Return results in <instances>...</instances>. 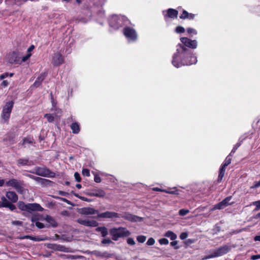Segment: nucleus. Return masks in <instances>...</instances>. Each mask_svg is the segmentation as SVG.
I'll use <instances>...</instances> for the list:
<instances>
[{
    "mask_svg": "<svg viewBox=\"0 0 260 260\" xmlns=\"http://www.w3.org/2000/svg\"><path fill=\"white\" fill-rule=\"evenodd\" d=\"M78 213L81 215H92L98 213V211L93 208L84 207L78 209Z\"/></svg>",
    "mask_w": 260,
    "mask_h": 260,
    "instance_id": "obj_15",
    "label": "nucleus"
},
{
    "mask_svg": "<svg viewBox=\"0 0 260 260\" xmlns=\"http://www.w3.org/2000/svg\"><path fill=\"white\" fill-rule=\"evenodd\" d=\"M82 175L83 176H90V172H89V170L87 169H83L82 170Z\"/></svg>",
    "mask_w": 260,
    "mask_h": 260,
    "instance_id": "obj_38",
    "label": "nucleus"
},
{
    "mask_svg": "<svg viewBox=\"0 0 260 260\" xmlns=\"http://www.w3.org/2000/svg\"><path fill=\"white\" fill-rule=\"evenodd\" d=\"M94 181L96 183H100L101 181V178L98 175L94 176Z\"/></svg>",
    "mask_w": 260,
    "mask_h": 260,
    "instance_id": "obj_55",
    "label": "nucleus"
},
{
    "mask_svg": "<svg viewBox=\"0 0 260 260\" xmlns=\"http://www.w3.org/2000/svg\"><path fill=\"white\" fill-rule=\"evenodd\" d=\"M109 233L112 236V240L114 241L118 240L120 238L127 237L131 234L126 228L123 227L112 228L110 230Z\"/></svg>",
    "mask_w": 260,
    "mask_h": 260,
    "instance_id": "obj_2",
    "label": "nucleus"
},
{
    "mask_svg": "<svg viewBox=\"0 0 260 260\" xmlns=\"http://www.w3.org/2000/svg\"><path fill=\"white\" fill-rule=\"evenodd\" d=\"M181 42L186 47L195 49L197 47V42L196 40H191L187 38L182 37L180 39Z\"/></svg>",
    "mask_w": 260,
    "mask_h": 260,
    "instance_id": "obj_11",
    "label": "nucleus"
},
{
    "mask_svg": "<svg viewBox=\"0 0 260 260\" xmlns=\"http://www.w3.org/2000/svg\"><path fill=\"white\" fill-rule=\"evenodd\" d=\"M188 12L185 11V10H184L183 11V13L182 14H181V15L180 16V18L181 19H186L187 18V16H188Z\"/></svg>",
    "mask_w": 260,
    "mask_h": 260,
    "instance_id": "obj_41",
    "label": "nucleus"
},
{
    "mask_svg": "<svg viewBox=\"0 0 260 260\" xmlns=\"http://www.w3.org/2000/svg\"><path fill=\"white\" fill-rule=\"evenodd\" d=\"M14 102L10 101L6 103L3 109L1 117L4 122H7L10 117V114L13 107Z\"/></svg>",
    "mask_w": 260,
    "mask_h": 260,
    "instance_id": "obj_4",
    "label": "nucleus"
},
{
    "mask_svg": "<svg viewBox=\"0 0 260 260\" xmlns=\"http://www.w3.org/2000/svg\"><path fill=\"white\" fill-rule=\"evenodd\" d=\"M62 257H63L64 258H71V259H76L78 257V256H76V255H62Z\"/></svg>",
    "mask_w": 260,
    "mask_h": 260,
    "instance_id": "obj_39",
    "label": "nucleus"
},
{
    "mask_svg": "<svg viewBox=\"0 0 260 260\" xmlns=\"http://www.w3.org/2000/svg\"><path fill=\"white\" fill-rule=\"evenodd\" d=\"M77 222L80 224L89 227H96L99 224L98 222L95 220L87 219H83L79 218L77 220Z\"/></svg>",
    "mask_w": 260,
    "mask_h": 260,
    "instance_id": "obj_12",
    "label": "nucleus"
},
{
    "mask_svg": "<svg viewBox=\"0 0 260 260\" xmlns=\"http://www.w3.org/2000/svg\"><path fill=\"white\" fill-rule=\"evenodd\" d=\"M63 56L59 53L54 54L53 56L52 63L54 66H58L63 62Z\"/></svg>",
    "mask_w": 260,
    "mask_h": 260,
    "instance_id": "obj_18",
    "label": "nucleus"
},
{
    "mask_svg": "<svg viewBox=\"0 0 260 260\" xmlns=\"http://www.w3.org/2000/svg\"><path fill=\"white\" fill-rule=\"evenodd\" d=\"M44 116L47 119V120L49 122H52L54 121V117L50 114H46Z\"/></svg>",
    "mask_w": 260,
    "mask_h": 260,
    "instance_id": "obj_31",
    "label": "nucleus"
},
{
    "mask_svg": "<svg viewBox=\"0 0 260 260\" xmlns=\"http://www.w3.org/2000/svg\"><path fill=\"white\" fill-rule=\"evenodd\" d=\"M6 141H8L10 144H13L14 142H15V140H14V138L13 137H8V138H7L5 139Z\"/></svg>",
    "mask_w": 260,
    "mask_h": 260,
    "instance_id": "obj_49",
    "label": "nucleus"
},
{
    "mask_svg": "<svg viewBox=\"0 0 260 260\" xmlns=\"http://www.w3.org/2000/svg\"><path fill=\"white\" fill-rule=\"evenodd\" d=\"M27 176L29 177V178H30L31 179H34V180H36V181L42 184L48 185V184H49V183L51 182V181H50L49 180L42 178H40L39 177H36V176H33L32 175L28 174V175H27Z\"/></svg>",
    "mask_w": 260,
    "mask_h": 260,
    "instance_id": "obj_20",
    "label": "nucleus"
},
{
    "mask_svg": "<svg viewBox=\"0 0 260 260\" xmlns=\"http://www.w3.org/2000/svg\"><path fill=\"white\" fill-rule=\"evenodd\" d=\"M232 159L230 157V155L227 156L224 161L223 164L222 165L221 168L220 169L219 171V174L218 177V181L220 182L222 179V178L224 176L225 171V168L229 165L231 162Z\"/></svg>",
    "mask_w": 260,
    "mask_h": 260,
    "instance_id": "obj_9",
    "label": "nucleus"
},
{
    "mask_svg": "<svg viewBox=\"0 0 260 260\" xmlns=\"http://www.w3.org/2000/svg\"><path fill=\"white\" fill-rule=\"evenodd\" d=\"M260 186V180L258 181H255L253 186L251 187V188H256Z\"/></svg>",
    "mask_w": 260,
    "mask_h": 260,
    "instance_id": "obj_47",
    "label": "nucleus"
},
{
    "mask_svg": "<svg viewBox=\"0 0 260 260\" xmlns=\"http://www.w3.org/2000/svg\"><path fill=\"white\" fill-rule=\"evenodd\" d=\"M34 49V45H31L27 49V51L28 52H30L31 51H32L33 49Z\"/></svg>",
    "mask_w": 260,
    "mask_h": 260,
    "instance_id": "obj_61",
    "label": "nucleus"
},
{
    "mask_svg": "<svg viewBox=\"0 0 260 260\" xmlns=\"http://www.w3.org/2000/svg\"><path fill=\"white\" fill-rule=\"evenodd\" d=\"M12 224L13 225H22V222L19 220H16V221H13L12 222Z\"/></svg>",
    "mask_w": 260,
    "mask_h": 260,
    "instance_id": "obj_48",
    "label": "nucleus"
},
{
    "mask_svg": "<svg viewBox=\"0 0 260 260\" xmlns=\"http://www.w3.org/2000/svg\"><path fill=\"white\" fill-rule=\"evenodd\" d=\"M98 217L102 218H117L120 217V214L114 212L106 211L99 213Z\"/></svg>",
    "mask_w": 260,
    "mask_h": 260,
    "instance_id": "obj_13",
    "label": "nucleus"
},
{
    "mask_svg": "<svg viewBox=\"0 0 260 260\" xmlns=\"http://www.w3.org/2000/svg\"><path fill=\"white\" fill-rule=\"evenodd\" d=\"M178 15V11L175 9H169L168 10V15L171 18H176Z\"/></svg>",
    "mask_w": 260,
    "mask_h": 260,
    "instance_id": "obj_27",
    "label": "nucleus"
},
{
    "mask_svg": "<svg viewBox=\"0 0 260 260\" xmlns=\"http://www.w3.org/2000/svg\"><path fill=\"white\" fill-rule=\"evenodd\" d=\"M96 232H100L103 237H105L108 234L107 229L105 226H99L95 229Z\"/></svg>",
    "mask_w": 260,
    "mask_h": 260,
    "instance_id": "obj_25",
    "label": "nucleus"
},
{
    "mask_svg": "<svg viewBox=\"0 0 260 260\" xmlns=\"http://www.w3.org/2000/svg\"><path fill=\"white\" fill-rule=\"evenodd\" d=\"M18 207L22 211H25L29 213L34 211H42L43 208L40 204L37 203L25 204L23 202L20 201L18 203Z\"/></svg>",
    "mask_w": 260,
    "mask_h": 260,
    "instance_id": "obj_3",
    "label": "nucleus"
},
{
    "mask_svg": "<svg viewBox=\"0 0 260 260\" xmlns=\"http://www.w3.org/2000/svg\"><path fill=\"white\" fill-rule=\"evenodd\" d=\"M154 239L153 238H150L147 242V244L148 245H153L154 244Z\"/></svg>",
    "mask_w": 260,
    "mask_h": 260,
    "instance_id": "obj_42",
    "label": "nucleus"
},
{
    "mask_svg": "<svg viewBox=\"0 0 260 260\" xmlns=\"http://www.w3.org/2000/svg\"><path fill=\"white\" fill-rule=\"evenodd\" d=\"M188 236V234L186 232H183V233H182L180 235V238L181 239V240H184L185 239L187 238Z\"/></svg>",
    "mask_w": 260,
    "mask_h": 260,
    "instance_id": "obj_44",
    "label": "nucleus"
},
{
    "mask_svg": "<svg viewBox=\"0 0 260 260\" xmlns=\"http://www.w3.org/2000/svg\"><path fill=\"white\" fill-rule=\"evenodd\" d=\"M177 33H182L185 31V29L182 26H177L176 28Z\"/></svg>",
    "mask_w": 260,
    "mask_h": 260,
    "instance_id": "obj_40",
    "label": "nucleus"
},
{
    "mask_svg": "<svg viewBox=\"0 0 260 260\" xmlns=\"http://www.w3.org/2000/svg\"><path fill=\"white\" fill-rule=\"evenodd\" d=\"M188 51V50L186 48V47L183 46L182 44H179L178 45L177 48V53L174 54L172 60V63L175 67L179 68L182 65H190L197 62V57L193 55L190 56V59L188 61H183L182 62H178V54H183L187 52Z\"/></svg>",
    "mask_w": 260,
    "mask_h": 260,
    "instance_id": "obj_1",
    "label": "nucleus"
},
{
    "mask_svg": "<svg viewBox=\"0 0 260 260\" xmlns=\"http://www.w3.org/2000/svg\"><path fill=\"white\" fill-rule=\"evenodd\" d=\"M32 173L43 177L54 176V173L51 172L49 169L46 167H37L35 169V172Z\"/></svg>",
    "mask_w": 260,
    "mask_h": 260,
    "instance_id": "obj_6",
    "label": "nucleus"
},
{
    "mask_svg": "<svg viewBox=\"0 0 260 260\" xmlns=\"http://www.w3.org/2000/svg\"><path fill=\"white\" fill-rule=\"evenodd\" d=\"M35 224H36V226L37 227H38L39 229H43L45 227L43 223H42L40 222H39V221L36 222L35 223Z\"/></svg>",
    "mask_w": 260,
    "mask_h": 260,
    "instance_id": "obj_46",
    "label": "nucleus"
},
{
    "mask_svg": "<svg viewBox=\"0 0 260 260\" xmlns=\"http://www.w3.org/2000/svg\"><path fill=\"white\" fill-rule=\"evenodd\" d=\"M92 253L94 255L98 257L109 258L112 257L113 256L112 254L108 252H102L101 251L95 250L93 251Z\"/></svg>",
    "mask_w": 260,
    "mask_h": 260,
    "instance_id": "obj_22",
    "label": "nucleus"
},
{
    "mask_svg": "<svg viewBox=\"0 0 260 260\" xmlns=\"http://www.w3.org/2000/svg\"><path fill=\"white\" fill-rule=\"evenodd\" d=\"M187 17V19H193L194 18V15L191 13H188V16Z\"/></svg>",
    "mask_w": 260,
    "mask_h": 260,
    "instance_id": "obj_58",
    "label": "nucleus"
},
{
    "mask_svg": "<svg viewBox=\"0 0 260 260\" xmlns=\"http://www.w3.org/2000/svg\"><path fill=\"white\" fill-rule=\"evenodd\" d=\"M146 239V237L144 236H139L137 238V240L140 243H144Z\"/></svg>",
    "mask_w": 260,
    "mask_h": 260,
    "instance_id": "obj_32",
    "label": "nucleus"
},
{
    "mask_svg": "<svg viewBox=\"0 0 260 260\" xmlns=\"http://www.w3.org/2000/svg\"><path fill=\"white\" fill-rule=\"evenodd\" d=\"M87 194L90 197H96L98 198H103L105 196L106 192L102 189H92L87 192Z\"/></svg>",
    "mask_w": 260,
    "mask_h": 260,
    "instance_id": "obj_17",
    "label": "nucleus"
},
{
    "mask_svg": "<svg viewBox=\"0 0 260 260\" xmlns=\"http://www.w3.org/2000/svg\"><path fill=\"white\" fill-rule=\"evenodd\" d=\"M30 56H31V54L30 53H28L26 55H25V56H23L22 58L21 62H22V61H23V62L25 61L26 60H27L30 57Z\"/></svg>",
    "mask_w": 260,
    "mask_h": 260,
    "instance_id": "obj_51",
    "label": "nucleus"
},
{
    "mask_svg": "<svg viewBox=\"0 0 260 260\" xmlns=\"http://www.w3.org/2000/svg\"><path fill=\"white\" fill-rule=\"evenodd\" d=\"M45 220L53 228L57 226L58 224L55 219L49 215H47L45 217Z\"/></svg>",
    "mask_w": 260,
    "mask_h": 260,
    "instance_id": "obj_24",
    "label": "nucleus"
},
{
    "mask_svg": "<svg viewBox=\"0 0 260 260\" xmlns=\"http://www.w3.org/2000/svg\"><path fill=\"white\" fill-rule=\"evenodd\" d=\"M229 251V248L227 246L221 247L212 253V257H217L226 253Z\"/></svg>",
    "mask_w": 260,
    "mask_h": 260,
    "instance_id": "obj_19",
    "label": "nucleus"
},
{
    "mask_svg": "<svg viewBox=\"0 0 260 260\" xmlns=\"http://www.w3.org/2000/svg\"><path fill=\"white\" fill-rule=\"evenodd\" d=\"M255 241H260V236H256L254 237Z\"/></svg>",
    "mask_w": 260,
    "mask_h": 260,
    "instance_id": "obj_63",
    "label": "nucleus"
},
{
    "mask_svg": "<svg viewBox=\"0 0 260 260\" xmlns=\"http://www.w3.org/2000/svg\"><path fill=\"white\" fill-rule=\"evenodd\" d=\"M232 198V196H229L226 197L221 202L215 205L214 207L212 208V210L222 209L229 205L234 204V202H230Z\"/></svg>",
    "mask_w": 260,
    "mask_h": 260,
    "instance_id": "obj_8",
    "label": "nucleus"
},
{
    "mask_svg": "<svg viewBox=\"0 0 260 260\" xmlns=\"http://www.w3.org/2000/svg\"><path fill=\"white\" fill-rule=\"evenodd\" d=\"M1 200L2 201L1 205L2 207H3V205L5 204H6L7 203H10L4 196L1 198Z\"/></svg>",
    "mask_w": 260,
    "mask_h": 260,
    "instance_id": "obj_50",
    "label": "nucleus"
},
{
    "mask_svg": "<svg viewBox=\"0 0 260 260\" xmlns=\"http://www.w3.org/2000/svg\"><path fill=\"white\" fill-rule=\"evenodd\" d=\"M254 218L256 219L260 218V212L256 214L254 216Z\"/></svg>",
    "mask_w": 260,
    "mask_h": 260,
    "instance_id": "obj_64",
    "label": "nucleus"
},
{
    "mask_svg": "<svg viewBox=\"0 0 260 260\" xmlns=\"http://www.w3.org/2000/svg\"><path fill=\"white\" fill-rule=\"evenodd\" d=\"M18 163L21 165H28L29 161L27 159H19L18 160Z\"/></svg>",
    "mask_w": 260,
    "mask_h": 260,
    "instance_id": "obj_29",
    "label": "nucleus"
},
{
    "mask_svg": "<svg viewBox=\"0 0 260 260\" xmlns=\"http://www.w3.org/2000/svg\"><path fill=\"white\" fill-rule=\"evenodd\" d=\"M47 76V73H41L40 76L37 78L36 80L34 82L33 84V86L35 87H39L42 81L45 79L46 77Z\"/></svg>",
    "mask_w": 260,
    "mask_h": 260,
    "instance_id": "obj_21",
    "label": "nucleus"
},
{
    "mask_svg": "<svg viewBox=\"0 0 260 260\" xmlns=\"http://www.w3.org/2000/svg\"><path fill=\"white\" fill-rule=\"evenodd\" d=\"M127 243L131 245H134L135 244L134 240L132 238H128L127 239Z\"/></svg>",
    "mask_w": 260,
    "mask_h": 260,
    "instance_id": "obj_45",
    "label": "nucleus"
},
{
    "mask_svg": "<svg viewBox=\"0 0 260 260\" xmlns=\"http://www.w3.org/2000/svg\"><path fill=\"white\" fill-rule=\"evenodd\" d=\"M6 197L12 202L15 203L18 200V196L13 191H8L6 193Z\"/></svg>",
    "mask_w": 260,
    "mask_h": 260,
    "instance_id": "obj_23",
    "label": "nucleus"
},
{
    "mask_svg": "<svg viewBox=\"0 0 260 260\" xmlns=\"http://www.w3.org/2000/svg\"><path fill=\"white\" fill-rule=\"evenodd\" d=\"M3 207H8L11 211H13L15 209H16V206L14 205H13L10 203H7L6 204H5V205H3Z\"/></svg>",
    "mask_w": 260,
    "mask_h": 260,
    "instance_id": "obj_30",
    "label": "nucleus"
},
{
    "mask_svg": "<svg viewBox=\"0 0 260 260\" xmlns=\"http://www.w3.org/2000/svg\"><path fill=\"white\" fill-rule=\"evenodd\" d=\"M159 242L161 245H166L169 243V241L166 238H162L159 240Z\"/></svg>",
    "mask_w": 260,
    "mask_h": 260,
    "instance_id": "obj_35",
    "label": "nucleus"
},
{
    "mask_svg": "<svg viewBox=\"0 0 260 260\" xmlns=\"http://www.w3.org/2000/svg\"><path fill=\"white\" fill-rule=\"evenodd\" d=\"M75 196H76V197H77L78 198L80 199L82 201H86V202H90L91 201L90 199H87L86 198H85V197H81V196H79L78 195H75Z\"/></svg>",
    "mask_w": 260,
    "mask_h": 260,
    "instance_id": "obj_52",
    "label": "nucleus"
},
{
    "mask_svg": "<svg viewBox=\"0 0 260 260\" xmlns=\"http://www.w3.org/2000/svg\"><path fill=\"white\" fill-rule=\"evenodd\" d=\"M70 127L74 134H78L80 132V127L77 122L73 123Z\"/></svg>",
    "mask_w": 260,
    "mask_h": 260,
    "instance_id": "obj_26",
    "label": "nucleus"
},
{
    "mask_svg": "<svg viewBox=\"0 0 260 260\" xmlns=\"http://www.w3.org/2000/svg\"><path fill=\"white\" fill-rule=\"evenodd\" d=\"M30 236L29 235H26V236H22V237H19V239H30Z\"/></svg>",
    "mask_w": 260,
    "mask_h": 260,
    "instance_id": "obj_59",
    "label": "nucleus"
},
{
    "mask_svg": "<svg viewBox=\"0 0 260 260\" xmlns=\"http://www.w3.org/2000/svg\"><path fill=\"white\" fill-rule=\"evenodd\" d=\"M6 185L7 186H11L16 190V191L20 193H22L24 189L23 188V182L20 180L15 179H12L6 182Z\"/></svg>",
    "mask_w": 260,
    "mask_h": 260,
    "instance_id": "obj_5",
    "label": "nucleus"
},
{
    "mask_svg": "<svg viewBox=\"0 0 260 260\" xmlns=\"http://www.w3.org/2000/svg\"><path fill=\"white\" fill-rule=\"evenodd\" d=\"M5 183V180L3 179L0 180V186H2L4 185Z\"/></svg>",
    "mask_w": 260,
    "mask_h": 260,
    "instance_id": "obj_62",
    "label": "nucleus"
},
{
    "mask_svg": "<svg viewBox=\"0 0 260 260\" xmlns=\"http://www.w3.org/2000/svg\"><path fill=\"white\" fill-rule=\"evenodd\" d=\"M252 205H255L256 206L255 210H258L259 209H260V200L253 202L252 203Z\"/></svg>",
    "mask_w": 260,
    "mask_h": 260,
    "instance_id": "obj_34",
    "label": "nucleus"
},
{
    "mask_svg": "<svg viewBox=\"0 0 260 260\" xmlns=\"http://www.w3.org/2000/svg\"><path fill=\"white\" fill-rule=\"evenodd\" d=\"M47 247L54 250L64 252H72L71 249L66 247L64 246L58 245L56 244H49Z\"/></svg>",
    "mask_w": 260,
    "mask_h": 260,
    "instance_id": "obj_10",
    "label": "nucleus"
},
{
    "mask_svg": "<svg viewBox=\"0 0 260 260\" xmlns=\"http://www.w3.org/2000/svg\"><path fill=\"white\" fill-rule=\"evenodd\" d=\"M187 32L189 34L192 33V34H197L196 30L192 28H188L187 29Z\"/></svg>",
    "mask_w": 260,
    "mask_h": 260,
    "instance_id": "obj_53",
    "label": "nucleus"
},
{
    "mask_svg": "<svg viewBox=\"0 0 260 260\" xmlns=\"http://www.w3.org/2000/svg\"><path fill=\"white\" fill-rule=\"evenodd\" d=\"M8 61L11 63H20L21 59L19 53L17 52H12L9 53L7 56Z\"/></svg>",
    "mask_w": 260,
    "mask_h": 260,
    "instance_id": "obj_7",
    "label": "nucleus"
},
{
    "mask_svg": "<svg viewBox=\"0 0 260 260\" xmlns=\"http://www.w3.org/2000/svg\"><path fill=\"white\" fill-rule=\"evenodd\" d=\"M189 210L187 209H181L179 211V214L181 216H185L189 213Z\"/></svg>",
    "mask_w": 260,
    "mask_h": 260,
    "instance_id": "obj_33",
    "label": "nucleus"
},
{
    "mask_svg": "<svg viewBox=\"0 0 260 260\" xmlns=\"http://www.w3.org/2000/svg\"><path fill=\"white\" fill-rule=\"evenodd\" d=\"M74 177L76 180L77 182H80L81 180V178L80 177V174L78 172H75L74 174Z\"/></svg>",
    "mask_w": 260,
    "mask_h": 260,
    "instance_id": "obj_43",
    "label": "nucleus"
},
{
    "mask_svg": "<svg viewBox=\"0 0 260 260\" xmlns=\"http://www.w3.org/2000/svg\"><path fill=\"white\" fill-rule=\"evenodd\" d=\"M8 77V73H4L0 75V79L2 80V79H4V78Z\"/></svg>",
    "mask_w": 260,
    "mask_h": 260,
    "instance_id": "obj_57",
    "label": "nucleus"
},
{
    "mask_svg": "<svg viewBox=\"0 0 260 260\" xmlns=\"http://www.w3.org/2000/svg\"><path fill=\"white\" fill-rule=\"evenodd\" d=\"M112 242L111 241V240L109 238H106V239H104L102 241H101V243L102 244H110Z\"/></svg>",
    "mask_w": 260,
    "mask_h": 260,
    "instance_id": "obj_36",
    "label": "nucleus"
},
{
    "mask_svg": "<svg viewBox=\"0 0 260 260\" xmlns=\"http://www.w3.org/2000/svg\"><path fill=\"white\" fill-rule=\"evenodd\" d=\"M124 34L127 38L135 40L137 39V34L136 31L130 27H126L124 29Z\"/></svg>",
    "mask_w": 260,
    "mask_h": 260,
    "instance_id": "obj_16",
    "label": "nucleus"
},
{
    "mask_svg": "<svg viewBox=\"0 0 260 260\" xmlns=\"http://www.w3.org/2000/svg\"><path fill=\"white\" fill-rule=\"evenodd\" d=\"M9 83V82L7 80H4L1 83V85L3 87H7Z\"/></svg>",
    "mask_w": 260,
    "mask_h": 260,
    "instance_id": "obj_54",
    "label": "nucleus"
},
{
    "mask_svg": "<svg viewBox=\"0 0 260 260\" xmlns=\"http://www.w3.org/2000/svg\"><path fill=\"white\" fill-rule=\"evenodd\" d=\"M177 241H174L171 242V245L174 247H175L177 245Z\"/></svg>",
    "mask_w": 260,
    "mask_h": 260,
    "instance_id": "obj_60",
    "label": "nucleus"
},
{
    "mask_svg": "<svg viewBox=\"0 0 260 260\" xmlns=\"http://www.w3.org/2000/svg\"><path fill=\"white\" fill-rule=\"evenodd\" d=\"M165 236L170 238L171 240H174L177 238V235L170 231L167 232L165 234Z\"/></svg>",
    "mask_w": 260,
    "mask_h": 260,
    "instance_id": "obj_28",
    "label": "nucleus"
},
{
    "mask_svg": "<svg viewBox=\"0 0 260 260\" xmlns=\"http://www.w3.org/2000/svg\"><path fill=\"white\" fill-rule=\"evenodd\" d=\"M30 240H33V241H44V240H45L47 239L46 238H45V239H40L39 237H33V236H30Z\"/></svg>",
    "mask_w": 260,
    "mask_h": 260,
    "instance_id": "obj_37",
    "label": "nucleus"
},
{
    "mask_svg": "<svg viewBox=\"0 0 260 260\" xmlns=\"http://www.w3.org/2000/svg\"><path fill=\"white\" fill-rule=\"evenodd\" d=\"M120 217H122L131 221H141L143 220L142 217L133 215L129 213H124L122 215L120 214Z\"/></svg>",
    "mask_w": 260,
    "mask_h": 260,
    "instance_id": "obj_14",
    "label": "nucleus"
},
{
    "mask_svg": "<svg viewBox=\"0 0 260 260\" xmlns=\"http://www.w3.org/2000/svg\"><path fill=\"white\" fill-rule=\"evenodd\" d=\"M258 258H260V254L253 255H252L251 257V259L252 260H255V259H257Z\"/></svg>",
    "mask_w": 260,
    "mask_h": 260,
    "instance_id": "obj_56",
    "label": "nucleus"
}]
</instances>
